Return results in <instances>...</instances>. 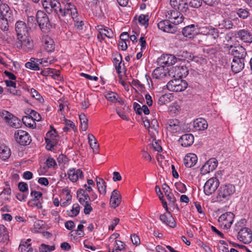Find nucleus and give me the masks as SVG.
<instances>
[{
	"label": "nucleus",
	"instance_id": "17",
	"mask_svg": "<svg viewBox=\"0 0 252 252\" xmlns=\"http://www.w3.org/2000/svg\"><path fill=\"white\" fill-rule=\"evenodd\" d=\"M28 31L29 29L24 22L19 21L15 24V31L17 39H20L23 36L28 35Z\"/></svg>",
	"mask_w": 252,
	"mask_h": 252
},
{
	"label": "nucleus",
	"instance_id": "33",
	"mask_svg": "<svg viewBox=\"0 0 252 252\" xmlns=\"http://www.w3.org/2000/svg\"><path fill=\"white\" fill-rule=\"evenodd\" d=\"M10 4L13 8L18 10L19 9V7L22 4L23 9L26 12L28 10L30 5V3L25 0H10Z\"/></svg>",
	"mask_w": 252,
	"mask_h": 252
},
{
	"label": "nucleus",
	"instance_id": "41",
	"mask_svg": "<svg viewBox=\"0 0 252 252\" xmlns=\"http://www.w3.org/2000/svg\"><path fill=\"white\" fill-rule=\"evenodd\" d=\"M119 95L117 93L113 92H110L105 94V96L106 98L109 101L112 103H116L118 100V97Z\"/></svg>",
	"mask_w": 252,
	"mask_h": 252
},
{
	"label": "nucleus",
	"instance_id": "64",
	"mask_svg": "<svg viewBox=\"0 0 252 252\" xmlns=\"http://www.w3.org/2000/svg\"><path fill=\"white\" fill-rule=\"evenodd\" d=\"M116 245L115 247H116L115 250H119L122 251L124 248V243L119 240L115 241Z\"/></svg>",
	"mask_w": 252,
	"mask_h": 252
},
{
	"label": "nucleus",
	"instance_id": "35",
	"mask_svg": "<svg viewBox=\"0 0 252 252\" xmlns=\"http://www.w3.org/2000/svg\"><path fill=\"white\" fill-rule=\"evenodd\" d=\"M96 186L98 192L103 195H105L106 192V183L101 178L96 177Z\"/></svg>",
	"mask_w": 252,
	"mask_h": 252
},
{
	"label": "nucleus",
	"instance_id": "45",
	"mask_svg": "<svg viewBox=\"0 0 252 252\" xmlns=\"http://www.w3.org/2000/svg\"><path fill=\"white\" fill-rule=\"evenodd\" d=\"M11 20H9V19L3 18L2 17H0V28L1 30L3 31H6L8 30V21H11Z\"/></svg>",
	"mask_w": 252,
	"mask_h": 252
},
{
	"label": "nucleus",
	"instance_id": "4",
	"mask_svg": "<svg viewBox=\"0 0 252 252\" xmlns=\"http://www.w3.org/2000/svg\"><path fill=\"white\" fill-rule=\"evenodd\" d=\"M166 87L167 89L172 92H182L187 89L188 84L185 80L181 79H174L169 81Z\"/></svg>",
	"mask_w": 252,
	"mask_h": 252
},
{
	"label": "nucleus",
	"instance_id": "30",
	"mask_svg": "<svg viewBox=\"0 0 252 252\" xmlns=\"http://www.w3.org/2000/svg\"><path fill=\"white\" fill-rule=\"evenodd\" d=\"M208 127L206 121L203 118L196 119L193 122V128L195 131H201L206 129Z\"/></svg>",
	"mask_w": 252,
	"mask_h": 252
},
{
	"label": "nucleus",
	"instance_id": "7",
	"mask_svg": "<svg viewBox=\"0 0 252 252\" xmlns=\"http://www.w3.org/2000/svg\"><path fill=\"white\" fill-rule=\"evenodd\" d=\"M0 116L12 127L15 128L20 127L21 125L20 120L7 111L3 110L0 112Z\"/></svg>",
	"mask_w": 252,
	"mask_h": 252
},
{
	"label": "nucleus",
	"instance_id": "39",
	"mask_svg": "<svg viewBox=\"0 0 252 252\" xmlns=\"http://www.w3.org/2000/svg\"><path fill=\"white\" fill-rule=\"evenodd\" d=\"M79 119L81 123V128L82 130L86 131L88 128V120L84 113H81L79 115Z\"/></svg>",
	"mask_w": 252,
	"mask_h": 252
},
{
	"label": "nucleus",
	"instance_id": "29",
	"mask_svg": "<svg viewBox=\"0 0 252 252\" xmlns=\"http://www.w3.org/2000/svg\"><path fill=\"white\" fill-rule=\"evenodd\" d=\"M43 59H38L32 58L30 62H28L25 63V66L27 68L31 69L33 70H39L40 68L39 65L42 63Z\"/></svg>",
	"mask_w": 252,
	"mask_h": 252
},
{
	"label": "nucleus",
	"instance_id": "5",
	"mask_svg": "<svg viewBox=\"0 0 252 252\" xmlns=\"http://www.w3.org/2000/svg\"><path fill=\"white\" fill-rule=\"evenodd\" d=\"M227 48L228 54L232 56L233 59L245 60L247 52L244 47L240 45L236 46L230 45Z\"/></svg>",
	"mask_w": 252,
	"mask_h": 252
},
{
	"label": "nucleus",
	"instance_id": "56",
	"mask_svg": "<svg viewBox=\"0 0 252 252\" xmlns=\"http://www.w3.org/2000/svg\"><path fill=\"white\" fill-rule=\"evenodd\" d=\"M202 0H190L189 5L193 8H198L202 4Z\"/></svg>",
	"mask_w": 252,
	"mask_h": 252
},
{
	"label": "nucleus",
	"instance_id": "63",
	"mask_svg": "<svg viewBox=\"0 0 252 252\" xmlns=\"http://www.w3.org/2000/svg\"><path fill=\"white\" fill-rule=\"evenodd\" d=\"M131 85L137 87L138 89L141 90L144 89V85L142 84L138 80H133L131 82Z\"/></svg>",
	"mask_w": 252,
	"mask_h": 252
},
{
	"label": "nucleus",
	"instance_id": "11",
	"mask_svg": "<svg viewBox=\"0 0 252 252\" xmlns=\"http://www.w3.org/2000/svg\"><path fill=\"white\" fill-rule=\"evenodd\" d=\"M14 138L16 142L22 145H29L32 141L29 133L21 129L15 131Z\"/></svg>",
	"mask_w": 252,
	"mask_h": 252
},
{
	"label": "nucleus",
	"instance_id": "22",
	"mask_svg": "<svg viewBox=\"0 0 252 252\" xmlns=\"http://www.w3.org/2000/svg\"><path fill=\"white\" fill-rule=\"evenodd\" d=\"M245 66V60L233 59L231 63L232 71L235 73L240 72Z\"/></svg>",
	"mask_w": 252,
	"mask_h": 252
},
{
	"label": "nucleus",
	"instance_id": "15",
	"mask_svg": "<svg viewBox=\"0 0 252 252\" xmlns=\"http://www.w3.org/2000/svg\"><path fill=\"white\" fill-rule=\"evenodd\" d=\"M234 215L231 212H227L222 214L218 219V221L220 223H222L223 225V228L228 229L231 227L233 221Z\"/></svg>",
	"mask_w": 252,
	"mask_h": 252
},
{
	"label": "nucleus",
	"instance_id": "52",
	"mask_svg": "<svg viewBox=\"0 0 252 252\" xmlns=\"http://www.w3.org/2000/svg\"><path fill=\"white\" fill-rule=\"evenodd\" d=\"M42 6L46 12L49 14L51 13V0H44L42 2Z\"/></svg>",
	"mask_w": 252,
	"mask_h": 252
},
{
	"label": "nucleus",
	"instance_id": "13",
	"mask_svg": "<svg viewBox=\"0 0 252 252\" xmlns=\"http://www.w3.org/2000/svg\"><path fill=\"white\" fill-rule=\"evenodd\" d=\"M169 20H164L158 24V28L163 31L170 33H174L177 31V27L175 25H172Z\"/></svg>",
	"mask_w": 252,
	"mask_h": 252
},
{
	"label": "nucleus",
	"instance_id": "19",
	"mask_svg": "<svg viewBox=\"0 0 252 252\" xmlns=\"http://www.w3.org/2000/svg\"><path fill=\"white\" fill-rule=\"evenodd\" d=\"M218 166V161L215 158L209 159L202 167L201 171L203 174L214 171Z\"/></svg>",
	"mask_w": 252,
	"mask_h": 252
},
{
	"label": "nucleus",
	"instance_id": "38",
	"mask_svg": "<svg viewBox=\"0 0 252 252\" xmlns=\"http://www.w3.org/2000/svg\"><path fill=\"white\" fill-rule=\"evenodd\" d=\"M236 13L240 18L243 19H247L250 15V13L247 9L243 8L236 9Z\"/></svg>",
	"mask_w": 252,
	"mask_h": 252
},
{
	"label": "nucleus",
	"instance_id": "28",
	"mask_svg": "<svg viewBox=\"0 0 252 252\" xmlns=\"http://www.w3.org/2000/svg\"><path fill=\"white\" fill-rule=\"evenodd\" d=\"M121 201V196L118 190L114 189L111 196L110 200V204L111 207L113 208H115L118 207Z\"/></svg>",
	"mask_w": 252,
	"mask_h": 252
},
{
	"label": "nucleus",
	"instance_id": "61",
	"mask_svg": "<svg viewBox=\"0 0 252 252\" xmlns=\"http://www.w3.org/2000/svg\"><path fill=\"white\" fill-rule=\"evenodd\" d=\"M46 164L49 168H54L56 165L55 160L52 158H49L46 160Z\"/></svg>",
	"mask_w": 252,
	"mask_h": 252
},
{
	"label": "nucleus",
	"instance_id": "47",
	"mask_svg": "<svg viewBox=\"0 0 252 252\" xmlns=\"http://www.w3.org/2000/svg\"><path fill=\"white\" fill-rule=\"evenodd\" d=\"M80 210V207L77 203L74 204L72 208L70 210L71 214H68V215L71 217H75L78 215Z\"/></svg>",
	"mask_w": 252,
	"mask_h": 252
},
{
	"label": "nucleus",
	"instance_id": "50",
	"mask_svg": "<svg viewBox=\"0 0 252 252\" xmlns=\"http://www.w3.org/2000/svg\"><path fill=\"white\" fill-rule=\"evenodd\" d=\"M55 250L54 246H50L49 245L42 244L39 248L40 252H48V251H53Z\"/></svg>",
	"mask_w": 252,
	"mask_h": 252
},
{
	"label": "nucleus",
	"instance_id": "8",
	"mask_svg": "<svg viewBox=\"0 0 252 252\" xmlns=\"http://www.w3.org/2000/svg\"><path fill=\"white\" fill-rule=\"evenodd\" d=\"M15 45L18 49H22L26 52L31 51L34 47L33 42L28 35L17 39Z\"/></svg>",
	"mask_w": 252,
	"mask_h": 252
},
{
	"label": "nucleus",
	"instance_id": "16",
	"mask_svg": "<svg viewBox=\"0 0 252 252\" xmlns=\"http://www.w3.org/2000/svg\"><path fill=\"white\" fill-rule=\"evenodd\" d=\"M176 58L170 54L162 55L158 59V63L164 67V65L169 66L175 64L176 62Z\"/></svg>",
	"mask_w": 252,
	"mask_h": 252
},
{
	"label": "nucleus",
	"instance_id": "1",
	"mask_svg": "<svg viewBox=\"0 0 252 252\" xmlns=\"http://www.w3.org/2000/svg\"><path fill=\"white\" fill-rule=\"evenodd\" d=\"M62 4V8L60 13L62 17L69 16L73 19L77 18L78 15L77 9L70 0H63Z\"/></svg>",
	"mask_w": 252,
	"mask_h": 252
},
{
	"label": "nucleus",
	"instance_id": "42",
	"mask_svg": "<svg viewBox=\"0 0 252 252\" xmlns=\"http://www.w3.org/2000/svg\"><path fill=\"white\" fill-rule=\"evenodd\" d=\"M31 195L33 196V198L29 201L28 204H30L33 202L39 201V199L42 196V193L40 191L32 190L31 192Z\"/></svg>",
	"mask_w": 252,
	"mask_h": 252
},
{
	"label": "nucleus",
	"instance_id": "36",
	"mask_svg": "<svg viewBox=\"0 0 252 252\" xmlns=\"http://www.w3.org/2000/svg\"><path fill=\"white\" fill-rule=\"evenodd\" d=\"M11 155L10 149L4 145H0V158L5 160L8 159Z\"/></svg>",
	"mask_w": 252,
	"mask_h": 252
},
{
	"label": "nucleus",
	"instance_id": "55",
	"mask_svg": "<svg viewBox=\"0 0 252 252\" xmlns=\"http://www.w3.org/2000/svg\"><path fill=\"white\" fill-rule=\"evenodd\" d=\"M30 93L32 96L35 98L36 99L38 100H40L42 99V97L41 95L38 93V92L33 88H32L30 90Z\"/></svg>",
	"mask_w": 252,
	"mask_h": 252
},
{
	"label": "nucleus",
	"instance_id": "24",
	"mask_svg": "<svg viewBox=\"0 0 252 252\" xmlns=\"http://www.w3.org/2000/svg\"><path fill=\"white\" fill-rule=\"evenodd\" d=\"M197 25L191 24L184 28L182 30L183 35L186 37H193L197 33L196 31Z\"/></svg>",
	"mask_w": 252,
	"mask_h": 252
},
{
	"label": "nucleus",
	"instance_id": "46",
	"mask_svg": "<svg viewBox=\"0 0 252 252\" xmlns=\"http://www.w3.org/2000/svg\"><path fill=\"white\" fill-rule=\"evenodd\" d=\"M119 59H118L117 58H115V59H114V60L115 62L114 63L115 65L116 70L117 72H118V73L120 74L122 72L121 70V64L122 62V56L121 55V54L119 55Z\"/></svg>",
	"mask_w": 252,
	"mask_h": 252
},
{
	"label": "nucleus",
	"instance_id": "48",
	"mask_svg": "<svg viewBox=\"0 0 252 252\" xmlns=\"http://www.w3.org/2000/svg\"><path fill=\"white\" fill-rule=\"evenodd\" d=\"M30 114V117L26 116L25 117V118L26 119H30L31 118H32V120L36 121H39L41 119V117L40 115L33 110H32L31 111Z\"/></svg>",
	"mask_w": 252,
	"mask_h": 252
},
{
	"label": "nucleus",
	"instance_id": "3",
	"mask_svg": "<svg viewBox=\"0 0 252 252\" xmlns=\"http://www.w3.org/2000/svg\"><path fill=\"white\" fill-rule=\"evenodd\" d=\"M217 199L220 201L228 200L235 191V186L231 184L221 186L218 190Z\"/></svg>",
	"mask_w": 252,
	"mask_h": 252
},
{
	"label": "nucleus",
	"instance_id": "12",
	"mask_svg": "<svg viewBox=\"0 0 252 252\" xmlns=\"http://www.w3.org/2000/svg\"><path fill=\"white\" fill-rule=\"evenodd\" d=\"M237 238L244 244H248L252 240V233L247 227L241 228L238 232Z\"/></svg>",
	"mask_w": 252,
	"mask_h": 252
},
{
	"label": "nucleus",
	"instance_id": "57",
	"mask_svg": "<svg viewBox=\"0 0 252 252\" xmlns=\"http://www.w3.org/2000/svg\"><path fill=\"white\" fill-rule=\"evenodd\" d=\"M18 189L22 192H25L28 190V185L25 182H20L18 184Z\"/></svg>",
	"mask_w": 252,
	"mask_h": 252
},
{
	"label": "nucleus",
	"instance_id": "10",
	"mask_svg": "<svg viewBox=\"0 0 252 252\" xmlns=\"http://www.w3.org/2000/svg\"><path fill=\"white\" fill-rule=\"evenodd\" d=\"M165 15L170 22L174 25H177L182 23L184 20L183 15L177 10H168L165 12Z\"/></svg>",
	"mask_w": 252,
	"mask_h": 252
},
{
	"label": "nucleus",
	"instance_id": "27",
	"mask_svg": "<svg viewBox=\"0 0 252 252\" xmlns=\"http://www.w3.org/2000/svg\"><path fill=\"white\" fill-rule=\"evenodd\" d=\"M68 178L72 182H76L79 179H81L83 177V173L80 169H72L68 172Z\"/></svg>",
	"mask_w": 252,
	"mask_h": 252
},
{
	"label": "nucleus",
	"instance_id": "43",
	"mask_svg": "<svg viewBox=\"0 0 252 252\" xmlns=\"http://www.w3.org/2000/svg\"><path fill=\"white\" fill-rule=\"evenodd\" d=\"M100 27L101 28H99L98 30H100L101 34H103L104 36L107 37L109 38H111L113 37V32L111 29L107 28H103L102 26Z\"/></svg>",
	"mask_w": 252,
	"mask_h": 252
},
{
	"label": "nucleus",
	"instance_id": "2",
	"mask_svg": "<svg viewBox=\"0 0 252 252\" xmlns=\"http://www.w3.org/2000/svg\"><path fill=\"white\" fill-rule=\"evenodd\" d=\"M35 20L42 32H47L51 27V24L47 15L42 10H38Z\"/></svg>",
	"mask_w": 252,
	"mask_h": 252
},
{
	"label": "nucleus",
	"instance_id": "59",
	"mask_svg": "<svg viewBox=\"0 0 252 252\" xmlns=\"http://www.w3.org/2000/svg\"><path fill=\"white\" fill-rule=\"evenodd\" d=\"M189 4L187 2H181L180 6V8H178V10H180L182 12H186L189 10Z\"/></svg>",
	"mask_w": 252,
	"mask_h": 252
},
{
	"label": "nucleus",
	"instance_id": "32",
	"mask_svg": "<svg viewBox=\"0 0 252 252\" xmlns=\"http://www.w3.org/2000/svg\"><path fill=\"white\" fill-rule=\"evenodd\" d=\"M77 198L82 205H84L86 201H88V200H91L90 197L84 189H79L77 191Z\"/></svg>",
	"mask_w": 252,
	"mask_h": 252
},
{
	"label": "nucleus",
	"instance_id": "44",
	"mask_svg": "<svg viewBox=\"0 0 252 252\" xmlns=\"http://www.w3.org/2000/svg\"><path fill=\"white\" fill-rule=\"evenodd\" d=\"M149 17L148 15L141 14L138 17V22L140 24L147 27L149 25Z\"/></svg>",
	"mask_w": 252,
	"mask_h": 252
},
{
	"label": "nucleus",
	"instance_id": "18",
	"mask_svg": "<svg viewBox=\"0 0 252 252\" xmlns=\"http://www.w3.org/2000/svg\"><path fill=\"white\" fill-rule=\"evenodd\" d=\"M236 36L244 42L250 43L252 42V33L248 30L242 29L237 31Z\"/></svg>",
	"mask_w": 252,
	"mask_h": 252
},
{
	"label": "nucleus",
	"instance_id": "9",
	"mask_svg": "<svg viewBox=\"0 0 252 252\" xmlns=\"http://www.w3.org/2000/svg\"><path fill=\"white\" fill-rule=\"evenodd\" d=\"M220 182L217 177H212L208 180L204 186V192L207 195L213 193L218 189Z\"/></svg>",
	"mask_w": 252,
	"mask_h": 252
},
{
	"label": "nucleus",
	"instance_id": "40",
	"mask_svg": "<svg viewBox=\"0 0 252 252\" xmlns=\"http://www.w3.org/2000/svg\"><path fill=\"white\" fill-rule=\"evenodd\" d=\"M88 140L91 147L94 149H97L98 144L95 137L91 133H89L88 135Z\"/></svg>",
	"mask_w": 252,
	"mask_h": 252
},
{
	"label": "nucleus",
	"instance_id": "60",
	"mask_svg": "<svg viewBox=\"0 0 252 252\" xmlns=\"http://www.w3.org/2000/svg\"><path fill=\"white\" fill-rule=\"evenodd\" d=\"M84 226L82 224H80L78 225L77 230H75V234H78L80 237H83L84 235V232L83 231Z\"/></svg>",
	"mask_w": 252,
	"mask_h": 252
},
{
	"label": "nucleus",
	"instance_id": "26",
	"mask_svg": "<svg viewBox=\"0 0 252 252\" xmlns=\"http://www.w3.org/2000/svg\"><path fill=\"white\" fill-rule=\"evenodd\" d=\"M197 161V158L195 154L189 153L187 154L184 158V163L186 167L190 168L193 166Z\"/></svg>",
	"mask_w": 252,
	"mask_h": 252
},
{
	"label": "nucleus",
	"instance_id": "6",
	"mask_svg": "<svg viewBox=\"0 0 252 252\" xmlns=\"http://www.w3.org/2000/svg\"><path fill=\"white\" fill-rule=\"evenodd\" d=\"M198 32L202 34L210 36L213 40V42L215 43L217 38L219 37V30L211 26H205L200 27Z\"/></svg>",
	"mask_w": 252,
	"mask_h": 252
},
{
	"label": "nucleus",
	"instance_id": "58",
	"mask_svg": "<svg viewBox=\"0 0 252 252\" xmlns=\"http://www.w3.org/2000/svg\"><path fill=\"white\" fill-rule=\"evenodd\" d=\"M131 240L133 245L138 246L140 244V238L136 234H133L131 235Z\"/></svg>",
	"mask_w": 252,
	"mask_h": 252
},
{
	"label": "nucleus",
	"instance_id": "53",
	"mask_svg": "<svg viewBox=\"0 0 252 252\" xmlns=\"http://www.w3.org/2000/svg\"><path fill=\"white\" fill-rule=\"evenodd\" d=\"M183 2V0H170V3L173 8L178 10V8H180L181 3Z\"/></svg>",
	"mask_w": 252,
	"mask_h": 252
},
{
	"label": "nucleus",
	"instance_id": "31",
	"mask_svg": "<svg viewBox=\"0 0 252 252\" xmlns=\"http://www.w3.org/2000/svg\"><path fill=\"white\" fill-rule=\"evenodd\" d=\"M44 49L48 52H53L55 50V44L53 40L49 36L46 35L43 38Z\"/></svg>",
	"mask_w": 252,
	"mask_h": 252
},
{
	"label": "nucleus",
	"instance_id": "37",
	"mask_svg": "<svg viewBox=\"0 0 252 252\" xmlns=\"http://www.w3.org/2000/svg\"><path fill=\"white\" fill-rule=\"evenodd\" d=\"M189 74V70L186 66H178L175 67V74L177 77L182 79L183 77H186Z\"/></svg>",
	"mask_w": 252,
	"mask_h": 252
},
{
	"label": "nucleus",
	"instance_id": "14",
	"mask_svg": "<svg viewBox=\"0 0 252 252\" xmlns=\"http://www.w3.org/2000/svg\"><path fill=\"white\" fill-rule=\"evenodd\" d=\"M50 127L51 130L47 132L45 139L47 143L46 146H50V148L48 149L52 150V148L55 146L57 144V131L52 126H50Z\"/></svg>",
	"mask_w": 252,
	"mask_h": 252
},
{
	"label": "nucleus",
	"instance_id": "51",
	"mask_svg": "<svg viewBox=\"0 0 252 252\" xmlns=\"http://www.w3.org/2000/svg\"><path fill=\"white\" fill-rule=\"evenodd\" d=\"M175 186L176 189L181 193H185L187 190L185 185L181 182L176 183Z\"/></svg>",
	"mask_w": 252,
	"mask_h": 252
},
{
	"label": "nucleus",
	"instance_id": "20",
	"mask_svg": "<svg viewBox=\"0 0 252 252\" xmlns=\"http://www.w3.org/2000/svg\"><path fill=\"white\" fill-rule=\"evenodd\" d=\"M170 75V71L168 68H165L162 66L157 67L153 73V77L156 79H162Z\"/></svg>",
	"mask_w": 252,
	"mask_h": 252
},
{
	"label": "nucleus",
	"instance_id": "54",
	"mask_svg": "<svg viewBox=\"0 0 252 252\" xmlns=\"http://www.w3.org/2000/svg\"><path fill=\"white\" fill-rule=\"evenodd\" d=\"M84 206V213L86 215H89L92 211L93 208L88 201H86L83 205Z\"/></svg>",
	"mask_w": 252,
	"mask_h": 252
},
{
	"label": "nucleus",
	"instance_id": "62",
	"mask_svg": "<svg viewBox=\"0 0 252 252\" xmlns=\"http://www.w3.org/2000/svg\"><path fill=\"white\" fill-rule=\"evenodd\" d=\"M165 195L168 201L169 202V203L174 205L176 200L173 194L171 192H169L167 193H166Z\"/></svg>",
	"mask_w": 252,
	"mask_h": 252
},
{
	"label": "nucleus",
	"instance_id": "49",
	"mask_svg": "<svg viewBox=\"0 0 252 252\" xmlns=\"http://www.w3.org/2000/svg\"><path fill=\"white\" fill-rule=\"evenodd\" d=\"M221 25L226 29H231L233 26L232 21L229 19H225L222 21Z\"/></svg>",
	"mask_w": 252,
	"mask_h": 252
},
{
	"label": "nucleus",
	"instance_id": "25",
	"mask_svg": "<svg viewBox=\"0 0 252 252\" xmlns=\"http://www.w3.org/2000/svg\"><path fill=\"white\" fill-rule=\"evenodd\" d=\"M159 219L163 223L170 227L174 228L176 226L175 220L169 213L168 214H163L161 215Z\"/></svg>",
	"mask_w": 252,
	"mask_h": 252
},
{
	"label": "nucleus",
	"instance_id": "23",
	"mask_svg": "<svg viewBox=\"0 0 252 252\" xmlns=\"http://www.w3.org/2000/svg\"><path fill=\"white\" fill-rule=\"evenodd\" d=\"M194 141V136L192 134L187 133L181 136L179 142L181 145L185 147H189L192 144Z\"/></svg>",
	"mask_w": 252,
	"mask_h": 252
},
{
	"label": "nucleus",
	"instance_id": "34",
	"mask_svg": "<svg viewBox=\"0 0 252 252\" xmlns=\"http://www.w3.org/2000/svg\"><path fill=\"white\" fill-rule=\"evenodd\" d=\"M180 122L176 119H169L167 121L166 128L169 131H176L179 129Z\"/></svg>",
	"mask_w": 252,
	"mask_h": 252
},
{
	"label": "nucleus",
	"instance_id": "21",
	"mask_svg": "<svg viewBox=\"0 0 252 252\" xmlns=\"http://www.w3.org/2000/svg\"><path fill=\"white\" fill-rule=\"evenodd\" d=\"M0 17L8 18L10 20L13 19L12 12L9 5L5 3L0 4Z\"/></svg>",
	"mask_w": 252,
	"mask_h": 252
}]
</instances>
